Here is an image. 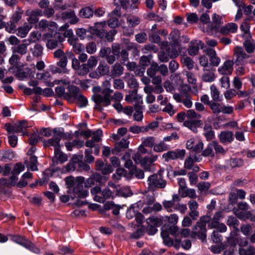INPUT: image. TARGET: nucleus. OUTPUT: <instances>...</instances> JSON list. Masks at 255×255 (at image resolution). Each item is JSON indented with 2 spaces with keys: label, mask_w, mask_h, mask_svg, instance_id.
<instances>
[{
  "label": "nucleus",
  "mask_w": 255,
  "mask_h": 255,
  "mask_svg": "<svg viewBox=\"0 0 255 255\" xmlns=\"http://www.w3.org/2000/svg\"><path fill=\"white\" fill-rule=\"evenodd\" d=\"M32 28V25H30L25 23L22 26L19 27L17 29V35L21 38L25 37L30 29Z\"/></svg>",
  "instance_id": "obj_30"
},
{
  "label": "nucleus",
  "mask_w": 255,
  "mask_h": 255,
  "mask_svg": "<svg viewBox=\"0 0 255 255\" xmlns=\"http://www.w3.org/2000/svg\"><path fill=\"white\" fill-rule=\"evenodd\" d=\"M37 79L42 80L43 82L48 86L53 87L54 83L52 81V77L50 73L48 72H45L36 74Z\"/></svg>",
  "instance_id": "obj_17"
},
{
  "label": "nucleus",
  "mask_w": 255,
  "mask_h": 255,
  "mask_svg": "<svg viewBox=\"0 0 255 255\" xmlns=\"http://www.w3.org/2000/svg\"><path fill=\"white\" fill-rule=\"evenodd\" d=\"M67 55L72 58V67L75 70L77 71L80 66L79 60L76 59L72 53L68 52Z\"/></svg>",
  "instance_id": "obj_56"
},
{
  "label": "nucleus",
  "mask_w": 255,
  "mask_h": 255,
  "mask_svg": "<svg viewBox=\"0 0 255 255\" xmlns=\"http://www.w3.org/2000/svg\"><path fill=\"white\" fill-rule=\"evenodd\" d=\"M141 143L147 147H153L155 142V138L153 136H146L141 138Z\"/></svg>",
  "instance_id": "obj_35"
},
{
  "label": "nucleus",
  "mask_w": 255,
  "mask_h": 255,
  "mask_svg": "<svg viewBox=\"0 0 255 255\" xmlns=\"http://www.w3.org/2000/svg\"><path fill=\"white\" fill-rule=\"evenodd\" d=\"M204 146L203 142L197 138H192L186 142V147L187 149L196 153L200 152Z\"/></svg>",
  "instance_id": "obj_10"
},
{
  "label": "nucleus",
  "mask_w": 255,
  "mask_h": 255,
  "mask_svg": "<svg viewBox=\"0 0 255 255\" xmlns=\"http://www.w3.org/2000/svg\"><path fill=\"white\" fill-rule=\"evenodd\" d=\"M130 173L132 175L134 176L138 179H142L144 178L143 171L142 170L138 169L136 167L131 169Z\"/></svg>",
  "instance_id": "obj_55"
},
{
  "label": "nucleus",
  "mask_w": 255,
  "mask_h": 255,
  "mask_svg": "<svg viewBox=\"0 0 255 255\" xmlns=\"http://www.w3.org/2000/svg\"><path fill=\"white\" fill-rule=\"evenodd\" d=\"M181 197H189L190 198L194 199L197 197L195 189L186 188L182 192L179 193Z\"/></svg>",
  "instance_id": "obj_39"
},
{
  "label": "nucleus",
  "mask_w": 255,
  "mask_h": 255,
  "mask_svg": "<svg viewBox=\"0 0 255 255\" xmlns=\"http://www.w3.org/2000/svg\"><path fill=\"white\" fill-rule=\"evenodd\" d=\"M68 91L69 93L67 94L69 96L67 97V99L71 97L75 99L81 94L79 88L74 85L69 86Z\"/></svg>",
  "instance_id": "obj_33"
},
{
  "label": "nucleus",
  "mask_w": 255,
  "mask_h": 255,
  "mask_svg": "<svg viewBox=\"0 0 255 255\" xmlns=\"http://www.w3.org/2000/svg\"><path fill=\"white\" fill-rule=\"evenodd\" d=\"M102 176L98 173L93 174L90 177L84 181V186L86 188H89L96 184L102 185Z\"/></svg>",
  "instance_id": "obj_15"
},
{
  "label": "nucleus",
  "mask_w": 255,
  "mask_h": 255,
  "mask_svg": "<svg viewBox=\"0 0 255 255\" xmlns=\"http://www.w3.org/2000/svg\"><path fill=\"white\" fill-rule=\"evenodd\" d=\"M129 141L125 138H122L119 142L115 143V147L112 150L113 153L118 154L123 150L127 148L128 146Z\"/></svg>",
  "instance_id": "obj_20"
},
{
  "label": "nucleus",
  "mask_w": 255,
  "mask_h": 255,
  "mask_svg": "<svg viewBox=\"0 0 255 255\" xmlns=\"http://www.w3.org/2000/svg\"><path fill=\"white\" fill-rule=\"evenodd\" d=\"M135 110V113L133 114L134 120L136 121H141L143 117L142 113V107L136 106L135 108H134Z\"/></svg>",
  "instance_id": "obj_42"
},
{
  "label": "nucleus",
  "mask_w": 255,
  "mask_h": 255,
  "mask_svg": "<svg viewBox=\"0 0 255 255\" xmlns=\"http://www.w3.org/2000/svg\"><path fill=\"white\" fill-rule=\"evenodd\" d=\"M234 61L231 60H226L222 66L218 68V72L222 75L231 74L233 71Z\"/></svg>",
  "instance_id": "obj_14"
},
{
  "label": "nucleus",
  "mask_w": 255,
  "mask_h": 255,
  "mask_svg": "<svg viewBox=\"0 0 255 255\" xmlns=\"http://www.w3.org/2000/svg\"><path fill=\"white\" fill-rule=\"evenodd\" d=\"M186 154L185 149H176L174 150H169L163 153L162 158L165 162H168L170 160L177 159H183Z\"/></svg>",
  "instance_id": "obj_8"
},
{
  "label": "nucleus",
  "mask_w": 255,
  "mask_h": 255,
  "mask_svg": "<svg viewBox=\"0 0 255 255\" xmlns=\"http://www.w3.org/2000/svg\"><path fill=\"white\" fill-rule=\"evenodd\" d=\"M16 75L19 80H23L24 79L31 77L32 75V72L29 68H25L18 70L17 72Z\"/></svg>",
  "instance_id": "obj_26"
},
{
  "label": "nucleus",
  "mask_w": 255,
  "mask_h": 255,
  "mask_svg": "<svg viewBox=\"0 0 255 255\" xmlns=\"http://www.w3.org/2000/svg\"><path fill=\"white\" fill-rule=\"evenodd\" d=\"M147 184L149 190L154 191L156 188H164L166 182L160 176L153 174L148 177Z\"/></svg>",
  "instance_id": "obj_6"
},
{
  "label": "nucleus",
  "mask_w": 255,
  "mask_h": 255,
  "mask_svg": "<svg viewBox=\"0 0 255 255\" xmlns=\"http://www.w3.org/2000/svg\"><path fill=\"white\" fill-rule=\"evenodd\" d=\"M182 103L186 108H191L193 105L192 102L191 101V97L188 94L184 95V97L182 99Z\"/></svg>",
  "instance_id": "obj_64"
},
{
  "label": "nucleus",
  "mask_w": 255,
  "mask_h": 255,
  "mask_svg": "<svg viewBox=\"0 0 255 255\" xmlns=\"http://www.w3.org/2000/svg\"><path fill=\"white\" fill-rule=\"evenodd\" d=\"M65 88L62 86L57 87L55 89L56 94L59 97H64L67 99V97L69 95L65 93Z\"/></svg>",
  "instance_id": "obj_63"
},
{
  "label": "nucleus",
  "mask_w": 255,
  "mask_h": 255,
  "mask_svg": "<svg viewBox=\"0 0 255 255\" xmlns=\"http://www.w3.org/2000/svg\"><path fill=\"white\" fill-rule=\"evenodd\" d=\"M186 117L191 120H197L201 118V115L196 113L194 110H189L187 111Z\"/></svg>",
  "instance_id": "obj_52"
},
{
  "label": "nucleus",
  "mask_w": 255,
  "mask_h": 255,
  "mask_svg": "<svg viewBox=\"0 0 255 255\" xmlns=\"http://www.w3.org/2000/svg\"><path fill=\"white\" fill-rule=\"evenodd\" d=\"M169 235L170 234L169 231V227L163 228L161 232V236L163 240L164 244L169 247L172 246L173 244V240L169 236Z\"/></svg>",
  "instance_id": "obj_23"
},
{
  "label": "nucleus",
  "mask_w": 255,
  "mask_h": 255,
  "mask_svg": "<svg viewBox=\"0 0 255 255\" xmlns=\"http://www.w3.org/2000/svg\"><path fill=\"white\" fill-rule=\"evenodd\" d=\"M200 122V121L199 120H187L184 122V125L194 132H196L197 131V127Z\"/></svg>",
  "instance_id": "obj_28"
},
{
  "label": "nucleus",
  "mask_w": 255,
  "mask_h": 255,
  "mask_svg": "<svg viewBox=\"0 0 255 255\" xmlns=\"http://www.w3.org/2000/svg\"><path fill=\"white\" fill-rule=\"evenodd\" d=\"M210 94L214 101L220 102L222 101V96H220V92L215 85L210 86Z\"/></svg>",
  "instance_id": "obj_31"
},
{
  "label": "nucleus",
  "mask_w": 255,
  "mask_h": 255,
  "mask_svg": "<svg viewBox=\"0 0 255 255\" xmlns=\"http://www.w3.org/2000/svg\"><path fill=\"white\" fill-rule=\"evenodd\" d=\"M137 94V90L136 89L130 91L129 92L128 95L125 97V100L128 103H132Z\"/></svg>",
  "instance_id": "obj_58"
},
{
  "label": "nucleus",
  "mask_w": 255,
  "mask_h": 255,
  "mask_svg": "<svg viewBox=\"0 0 255 255\" xmlns=\"http://www.w3.org/2000/svg\"><path fill=\"white\" fill-rule=\"evenodd\" d=\"M14 157L13 153L10 151L0 150V161L7 162Z\"/></svg>",
  "instance_id": "obj_32"
},
{
  "label": "nucleus",
  "mask_w": 255,
  "mask_h": 255,
  "mask_svg": "<svg viewBox=\"0 0 255 255\" xmlns=\"http://www.w3.org/2000/svg\"><path fill=\"white\" fill-rule=\"evenodd\" d=\"M78 102L79 106L80 108H83L87 106L88 100L87 98L81 94L75 99Z\"/></svg>",
  "instance_id": "obj_61"
},
{
  "label": "nucleus",
  "mask_w": 255,
  "mask_h": 255,
  "mask_svg": "<svg viewBox=\"0 0 255 255\" xmlns=\"http://www.w3.org/2000/svg\"><path fill=\"white\" fill-rule=\"evenodd\" d=\"M124 68L119 63H116L112 67L111 75L113 77H117L122 75L123 73Z\"/></svg>",
  "instance_id": "obj_24"
},
{
  "label": "nucleus",
  "mask_w": 255,
  "mask_h": 255,
  "mask_svg": "<svg viewBox=\"0 0 255 255\" xmlns=\"http://www.w3.org/2000/svg\"><path fill=\"white\" fill-rule=\"evenodd\" d=\"M64 136V133L63 128H54L53 129V137L47 141H45L44 142V144L45 146H53L55 151L56 149H60L61 145L60 144V141Z\"/></svg>",
  "instance_id": "obj_4"
},
{
  "label": "nucleus",
  "mask_w": 255,
  "mask_h": 255,
  "mask_svg": "<svg viewBox=\"0 0 255 255\" xmlns=\"http://www.w3.org/2000/svg\"><path fill=\"white\" fill-rule=\"evenodd\" d=\"M197 187L200 193H206L210 188L211 184L208 182H201L197 185Z\"/></svg>",
  "instance_id": "obj_47"
},
{
  "label": "nucleus",
  "mask_w": 255,
  "mask_h": 255,
  "mask_svg": "<svg viewBox=\"0 0 255 255\" xmlns=\"http://www.w3.org/2000/svg\"><path fill=\"white\" fill-rule=\"evenodd\" d=\"M114 3L117 7H122L127 9L129 4L128 0H114Z\"/></svg>",
  "instance_id": "obj_59"
},
{
  "label": "nucleus",
  "mask_w": 255,
  "mask_h": 255,
  "mask_svg": "<svg viewBox=\"0 0 255 255\" xmlns=\"http://www.w3.org/2000/svg\"><path fill=\"white\" fill-rule=\"evenodd\" d=\"M158 158L157 155L151 154L150 156H145L143 158L142 161V166L146 170H151V164L157 160Z\"/></svg>",
  "instance_id": "obj_21"
},
{
  "label": "nucleus",
  "mask_w": 255,
  "mask_h": 255,
  "mask_svg": "<svg viewBox=\"0 0 255 255\" xmlns=\"http://www.w3.org/2000/svg\"><path fill=\"white\" fill-rule=\"evenodd\" d=\"M223 23L222 17L216 13H214L212 17L211 29L212 30L220 29V25Z\"/></svg>",
  "instance_id": "obj_25"
},
{
  "label": "nucleus",
  "mask_w": 255,
  "mask_h": 255,
  "mask_svg": "<svg viewBox=\"0 0 255 255\" xmlns=\"http://www.w3.org/2000/svg\"><path fill=\"white\" fill-rule=\"evenodd\" d=\"M94 11L90 7L82 8L79 11V16L82 18H89L93 16Z\"/></svg>",
  "instance_id": "obj_36"
},
{
  "label": "nucleus",
  "mask_w": 255,
  "mask_h": 255,
  "mask_svg": "<svg viewBox=\"0 0 255 255\" xmlns=\"http://www.w3.org/2000/svg\"><path fill=\"white\" fill-rule=\"evenodd\" d=\"M250 56L244 51V49L239 46H236L234 49L233 61L236 65L245 66L249 62Z\"/></svg>",
  "instance_id": "obj_5"
},
{
  "label": "nucleus",
  "mask_w": 255,
  "mask_h": 255,
  "mask_svg": "<svg viewBox=\"0 0 255 255\" xmlns=\"http://www.w3.org/2000/svg\"><path fill=\"white\" fill-rule=\"evenodd\" d=\"M180 37V32L177 29L173 30L169 34V39L174 43L176 42Z\"/></svg>",
  "instance_id": "obj_60"
},
{
  "label": "nucleus",
  "mask_w": 255,
  "mask_h": 255,
  "mask_svg": "<svg viewBox=\"0 0 255 255\" xmlns=\"http://www.w3.org/2000/svg\"><path fill=\"white\" fill-rule=\"evenodd\" d=\"M238 29V26L237 24L231 22L221 26L219 31L223 35H227L230 33H235L237 31Z\"/></svg>",
  "instance_id": "obj_12"
},
{
  "label": "nucleus",
  "mask_w": 255,
  "mask_h": 255,
  "mask_svg": "<svg viewBox=\"0 0 255 255\" xmlns=\"http://www.w3.org/2000/svg\"><path fill=\"white\" fill-rule=\"evenodd\" d=\"M43 38L47 40L46 46L49 49L56 48L63 41V39L59 33L55 32L53 36L52 34H46Z\"/></svg>",
  "instance_id": "obj_7"
},
{
  "label": "nucleus",
  "mask_w": 255,
  "mask_h": 255,
  "mask_svg": "<svg viewBox=\"0 0 255 255\" xmlns=\"http://www.w3.org/2000/svg\"><path fill=\"white\" fill-rule=\"evenodd\" d=\"M243 163V160L240 158H232L229 160V164L233 168L241 167Z\"/></svg>",
  "instance_id": "obj_51"
},
{
  "label": "nucleus",
  "mask_w": 255,
  "mask_h": 255,
  "mask_svg": "<svg viewBox=\"0 0 255 255\" xmlns=\"http://www.w3.org/2000/svg\"><path fill=\"white\" fill-rule=\"evenodd\" d=\"M117 195L118 192H117L115 189L112 190L109 187H106L102 190L101 195L94 196V199L96 202L103 203L107 199L110 198H113Z\"/></svg>",
  "instance_id": "obj_11"
},
{
  "label": "nucleus",
  "mask_w": 255,
  "mask_h": 255,
  "mask_svg": "<svg viewBox=\"0 0 255 255\" xmlns=\"http://www.w3.org/2000/svg\"><path fill=\"white\" fill-rule=\"evenodd\" d=\"M23 247L34 253L38 254L40 252V250L30 242L26 241Z\"/></svg>",
  "instance_id": "obj_62"
},
{
  "label": "nucleus",
  "mask_w": 255,
  "mask_h": 255,
  "mask_svg": "<svg viewBox=\"0 0 255 255\" xmlns=\"http://www.w3.org/2000/svg\"><path fill=\"white\" fill-rule=\"evenodd\" d=\"M158 64L156 63L151 64L150 68L147 70V74L150 77H153L157 71Z\"/></svg>",
  "instance_id": "obj_54"
},
{
  "label": "nucleus",
  "mask_w": 255,
  "mask_h": 255,
  "mask_svg": "<svg viewBox=\"0 0 255 255\" xmlns=\"http://www.w3.org/2000/svg\"><path fill=\"white\" fill-rule=\"evenodd\" d=\"M37 163V157L35 156L31 155L29 159V163L28 167L32 171H36L38 170L36 164Z\"/></svg>",
  "instance_id": "obj_49"
},
{
  "label": "nucleus",
  "mask_w": 255,
  "mask_h": 255,
  "mask_svg": "<svg viewBox=\"0 0 255 255\" xmlns=\"http://www.w3.org/2000/svg\"><path fill=\"white\" fill-rule=\"evenodd\" d=\"M211 220L210 216L206 215L200 217L199 220L193 227L191 236L193 238L197 237L203 242L206 240V224Z\"/></svg>",
  "instance_id": "obj_3"
},
{
  "label": "nucleus",
  "mask_w": 255,
  "mask_h": 255,
  "mask_svg": "<svg viewBox=\"0 0 255 255\" xmlns=\"http://www.w3.org/2000/svg\"><path fill=\"white\" fill-rule=\"evenodd\" d=\"M25 169L24 166L21 163H16L11 171V174L18 175Z\"/></svg>",
  "instance_id": "obj_53"
},
{
  "label": "nucleus",
  "mask_w": 255,
  "mask_h": 255,
  "mask_svg": "<svg viewBox=\"0 0 255 255\" xmlns=\"http://www.w3.org/2000/svg\"><path fill=\"white\" fill-rule=\"evenodd\" d=\"M85 178L83 176H77L76 178L72 176H68L65 178L68 192L73 194V198L78 197L84 198L89 195V191L83 189Z\"/></svg>",
  "instance_id": "obj_2"
},
{
  "label": "nucleus",
  "mask_w": 255,
  "mask_h": 255,
  "mask_svg": "<svg viewBox=\"0 0 255 255\" xmlns=\"http://www.w3.org/2000/svg\"><path fill=\"white\" fill-rule=\"evenodd\" d=\"M213 146V141H212L209 143L205 148V149L202 151V155L205 157H214L215 153L213 151L214 148Z\"/></svg>",
  "instance_id": "obj_40"
},
{
  "label": "nucleus",
  "mask_w": 255,
  "mask_h": 255,
  "mask_svg": "<svg viewBox=\"0 0 255 255\" xmlns=\"http://www.w3.org/2000/svg\"><path fill=\"white\" fill-rule=\"evenodd\" d=\"M223 218L222 212H218L216 213L209 223L208 227L210 228H215L218 224H220V221L223 219Z\"/></svg>",
  "instance_id": "obj_27"
},
{
  "label": "nucleus",
  "mask_w": 255,
  "mask_h": 255,
  "mask_svg": "<svg viewBox=\"0 0 255 255\" xmlns=\"http://www.w3.org/2000/svg\"><path fill=\"white\" fill-rule=\"evenodd\" d=\"M248 21L249 19H246L242 22L240 26L241 30L244 32L243 36L246 37V38L251 37V34L250 32V26Z\"/></svg>",
  "instance_id": "obj_29"
},
{
  "label": "nucleus",
  "mask_w": 255,
  "mask_h": 255,
  "mask_svg": "<svg viewBox=\"0 0 255 255\" xmlns=\"http://www.w3.org/2000/svg\"><path fill=\"white\" fill-rule=\"evenodd\" d=\"M113 91L109 88H106L102 91L103 95L95 94L92 96V100L95 103V109L102 111L103 109L102 106H108L111 105V101L115 102H120L123 98V95L119 92H116L111 97V94Z\"/></svg>",
  "instance_id": "obj_1"
},
{
  "label": "nucleus",
  "mask_w": 255,
  "mask_h": 255,
  "mask_svg": "<svg viewBox=\"0 0 255 255\" xmlns=\"http://www.w3.org/2000/svg\"><path fill=\"white\" fill-rule=\"evenodd\" d=\"M137 208L135 205H133L131 207L128 209L126 213L127 217L129 219H132L135 217L137 213Z\"/></svg>",
  "instance_id": "obj_48"
},
{
  "label": "nucleus",
  "mask_w": 255,
  "mask_h": 255,
  "mask_svg": "<svg viewBox=\"0 0 255 255\" xmlns=\"http://www.w3.org/2000/svg\"><path fill=\"white\" fill-rule=\"evenodd\" d=\"M215 69L212 67L209 69H203L204 74L202 76V79L204 82L211 83L215 79V76L214 73Z\"/></svg>",
  "instance_id": "obj_19"
},
{
  "label": "nucleus",
  "mask_w": 255,
  "mask_h": 255,
  "mask_svg": "<svg viewBox=\"0 0 255 255\" xmlns=\"http://www.w3.org/2000/svg\"><path fill=\"white\" fill-rule=\"evenodd\" d=\"M140 20L137 16L134 15H128L127 17V22L132 27H133L139 24Z\"/></svg>",
  "instance_id": "obj_44"
},
{
  "label": "nucleus",
  "mask_w": 255,
  "mask_h": 255,
  "mask_svg": "<svg viewBox=\"0 0 255 255\" xmlns=\"http://www.w3.org/2000/svg\"><path fill=\"white\" fill-rule=\"evenodd\" d=\"M61 15L63 19H68L71 24H75L79 20L74 11L72 10L63 12Z\"/></svg>",
  "instance_id": "obj_22"
},
{
  "label": "nucleus",
  "mask_w": 255,
  "mask_h": 255,
  "mask_svg": "<svg viewBox=\"0 0 255 255\" xmlns=\"http://www.w3.org/2000/svg\"><path fill=\"white\" fill-rule=\"evenodd\" d=\"M218 137L220 141L224 145L231 143L234 139L233 132L229 130L221 132L218 135Z\"/></svg>",
  "instance_id": "obj_13"
},
{
  "label": "nucleus",
  "mask_w": 255,
  "mask_h": 255,
  "mask_svg": "<svg viewBox=\"0 0 255 255\" xmlns=\"http://www.w3.org/2000/svg\"><path fill=\"white\" fill-rule=\"evenodd\" d=\"M158 218L155 217H150L146 219V223L148 224L147 227L146 231L148 235H153L157 231V229L155 226L150 225V223L157 224L158 223Z\"/></svg>",
  "instance_id": "obj_18"
},
{
  "label": "nucleus",
  "mask_w": 255,
  "mask_h": 255,
  "mask_svg": "<svg viewBox=\"0 0 255 255\" xmlns=\"http://www.w3.org/2000/svg\"><path fill=\"white\" fill-rule=\"evenodd\" d=\"M243 45L246 49V51L248 53H253L255 49V42L250 40H246Z\"/></svg>",
  "instance_id": "obj_43"
},
{
  "label": "nucleus",
  "mask_w": 255,
  "mask_h": 255,
  "mask_svg": "<svg viewBox=\"0 0 255 255\" xmlns=\"http://www.w3.org/2000/svg\"><path fill=\"white\" fill-rule=\"evenodd\" d=\"M29 43H24L18 44L16 47L12 48L13 52L18 53L21 55H24L27 51V46Z\"/></svg>",
  "instance_id": "obj_34"
},
{
  "label": "nucleus",
  "mask_w": 255,
  "mask_h": 255,
  "mask_svg": "<svg viewBox=\"0 0 255 255\" xmlns=\"http://www.w3.org/2000/svg\"><path fill=\"white\" fill-rule=\"evenodd\" d=\"M31 51L34 56L38 57L42 55L43 53V47L40 44H36L31 49Z\"/></svg>",
  "instance_id": "obj_46"
},
{
  "label": "nucleus",
  "mask_w": 255,
  "mask_h": 255,
  "mask_svg": "<svg viewBox=\"0 0 255 255\" xmlns=\"http://www.w3.org/2000/svg\"><path fill=\"white\" fill-rule=\"evenodd\" d=\"M54 157L57 160V162H59L60 163H63L68 160L67 155L62 152L60 149H56L54 151Z\"/></svg>",
  "instance_id": "obj_38"
},
{
  "label": "nucleus",
  "mask_w": 255,
  "mask_h": 255,
  "mask_svg": "<svg viewBox=\"0 0 255 255\" xmlns=\"http://www.w3.org/2000/svg\"><path fill=\"white\" fill-rule=\"evenodd\" d=\"M195 161H199L197 156H195L194 158H193L191 156L188 157L185 160L184 164V167L187 169H191L192 168L194 163Z\"/></svg>",
  "instance_id": "obj_45"
},
{
  "label": "nucleus",
  "mask_w": 255,
  "mask_h": 255,
  "mask_svg": "<svg viewBox=\"0 0 255 255\" xmlns=\"http://www.w3.org/2000/svg\"><path fill=\"white\" fill-rule=\"evenodd\" d=\"M90 68L87 64H83L80 66L79 68L77 69V72L78 75L84 76L88 74L90 71Z\"/></svg>",
  "instance_id": "obj_50"
},
{
  "label": "nucleus",
  "mask_w": 255,
  "mask_h": 255,
  "mask_svg": "<svg viewBox=\"0 0 255 255\" xmlns=\"http://www.w3.org/2000/svg\"><path fill=\"white\" fill-rule=\"evenodd\" d=\"M216 101H212L210 103L209 106L212 110L213 113L215 114H219L222 113L225 114H231L233 111V108L231 106H225L222 104H220Z\"/></svg>",
  "instance_id": "obj_9"
},
{
  "label": "nucleus",
  "mask_w": 255,
  "mask_h": 255,
  "mask_svg": "<svg viewBox=\"0 0 255 255\" xmlns=\"http://www.w3.org/2000/svg\"><path fill=\"white\" fill-rule=\"evenodd\" d=\"M181 62L188 69H192L193 68L194 62L191 58L189 57H183Z\"/></svg>",
  "instance_id": "obj_57"
},
{
  "label": "nucleus",
  "mask_w": 255,
  "mask_h": 255,
  "mask_svg": "<svg viewBox=\"0 0 255 255\" xmlns=\"http://www.w3.org/2000/svg\"><path fill=\"white\" fill-rule=\"evenodd\" d=\"M178 56V52L177 51L173 50L171 51H169V49L166 52L164 51H160L158 54V57L159 60L161 62H167L169 60V57L175 58Z\"/></svg>",
  "instance_id": "obj_16"
},
{
  "label": "nucleus",
  "mask_w": 255,
  "mask_h": 255,
  "mask_svg": "<svg viewBox=\"0 0 255 255\" xmlns=\"http://www.w3.org/2000/svg\"><path fill=\"white\" fill-rule=\"evenodd\" d=\"M170 148V146L165 143L163 141L155 144L153 146V150L156 152H162Z\"/></svg>",
  "instance_id": "obj_37"
},
{
  "label": "nucleus",
  "mask_w": 255,
  "mask_h": 255,
  "mask_svg": "<svg viewBox=\"0 0 255 255\" xmlns=\"http://www.w3.org/2000/svg\"><path fill=\"white\" fill-rule=\"evenodd\" d=\"M214 150L216 154L224 155L226 153L228 149H224L217 141H213Z\"/></svg>",
  "instance_id": "obj_41"
}]
</instances>
